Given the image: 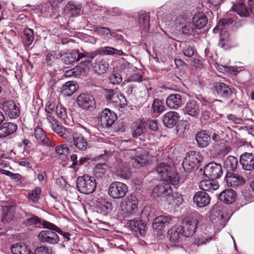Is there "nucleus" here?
<instances>
[{"instance_id":"59","label":"nucleus","mask_w":254,"mask_h":254,"mask_svg":"<svg viewBox=\"0 0 254 254\" xmlns=\"http://www.w3.org/2000/svg\"><path fill=\"white\" fill-rule=\"evenodd\" d=\"M34 254H51L52 250L47 247L40 246L35 250Z\"/></svg>"},{"instance_id":"18","label":"nucleus","mask_w":254,"mask_h":254,"mask_svg":"<svg viewBox=\"0 0 254 254\" xmlns=\"http://www.w3.org/2000/svg\"><path fill=\"white\" fill-rule=\"evenodd\" d=\"M175 217H172L170 216H159L156 217L152 224L153 228L156 230H161L169 224H173V219Z\"/></svg>"},{"instance_id":"34","label":"nucleus","mask_w":254,"mask_h":254,"mask_svg":"<svg viewBox=\"0 0 254 254\" xmlns=\"http://www.w3.org/2000/svg\"><path fill=\"white\" fill-rule=\"evenodd\" d=\"M238 165V159L233 156H229L224 160V167L228 172H234Z\"/></svg>"},{"instance_id":"43","label":"nucleus","mask_w":254,"mask_h":254,"mask_svg":"<svg viewBox=\"0 0 254 254\" xmlns=\"http://www.w3.org/2000/svg\"><path fill=\"white\" fill-rule=\"evenodd\" d=\"M77 53L74 51L64 53L61 55L62 60L65 64H71L76 61Z\"/></svg>"},{"instance_id":"19","label":"nucleus","mask_w":254,"mask_h":254,"mask_svg":"<svg viewBox=\"0 0 254 254\" xmlns=\"http://www.w3.org/2000/svg\"><path fill=\"white\" fill-rule=\"evenodd\" d=\"M193 201L197 206L202 207L209 204L210 197L205 191H199L195 193Z\"/></svg>"},{"instance_id":"63","label":"nucleus","mask_w":254,"mask_h":254,"mask_svg":"<svg viewBox=\"0 0 254 254\" xmlns=\"http://www.w3.org/2000/svg\"><path fill=\"white\" fill-rule=\"evenodd\" d=\"M56 152L60 155H66L68 153L69 149L64 145L58 146L56 147Z\"/></svg>"},{"instance_id":"25","label":"nucleus","mask_w":254,"mask_h":254,"mask_svg":"<svg viewBox=\"0 0 254 254\" xmlns=\"http://www.w3.org/2000/svg\"><path fill=\"white\" fill-rule=\"evenodd\" d=\"M199 188L204 191L212 192L218 189L219 185L215 180H205L199 183Z\"/></svg>"},{"instance_id":"62","label":"nucleus","mask_w":254,"mask_h":254,"mask_svg":"<svg viewBox=\"0 0 254 254\" xmlns=\"http://www.w3.org/2000/svg\"><path fill=\"white\" fill-rule=\"evenodd\" d=\"M11 119L16 118L20 114L19 108L16 106L6 113Z\"/></svg>"},{"instance_id":"5","label":"nucleus","mask_w":254,"mask_h":254,"mask_svg":"<svg viewBox=\"0 0 254 254\" xmlns=\"http://www.w3.org/2000/svg\"><path fill=\"white\" fill-rule=\"evenodd\" d=\"M46 119L51 124L52 130L62 137L65 140H69V137L72 130L64 127L54 117L51 115H47Z\"/></svg>"},{"instance_id":"47","label":"nucleus","mask_w":254,"mask_h":254,"mask_svg":"<svg viewBox=\"0 0 254 254\" xmlns=\"http://www.w3.org/2000/svg\"><path fill=\"white\" fill-rule=\"evenodd\" d=\"M146 124L143 121H140L133 129L132 135L133 137H137L146 131Z\"/></svg>"},{"instance_id":"12","label":"nucleus","mask_w":254,"mask_h":254,"mask_svg":"<svg viewBox=\"0 0 254 254\" xmlns=\"http://www.w3.org/2000/svg\"><path fill=\"white\" fill-rule=\"evenodd\" d=\"M171 186L166 182L157 185L152 190V194L154 197H167L168 195L172 193Z\"/></svg>"},{"instance_id":"14","label":"nucleus","mask_w":254,"mask_h":254,"mask_svg":"<svg viewBox=\"0 0 254 254\" xmlns=\"http://www.w3.org/2000/svg\"><path fill=\"white\" fill-rule=\"evenodd\" d=\"M180 118V116L178 112L170 111L164 115L163 122L165 127L173 128L177 125Z\"/></svg>"},{"instance_id":"54","label":"nucleus","mask_w":254,"mask_h":254,"mask_svg":"<svg viewBox=\"0 0 254 254\" xmlns=\"http://www.w3.org/2000/svg\"><path fill=\"white\" fill-rule=\"evenodd\" d=\"M98 208L101 213L105 214L111 211L112 210V203L109 202L104 201L101 203Z\"/></svg>"},{"instance_id":"52","label":"nucleus","mask_w":254,"mask_h":254,"mask_svg":"<svg viewBox=\"0 0 254 254\" xmlns=\"http://www.w3.org/2000/svg\"><path fill=\"white\" fill-rule=\"evenodd\" d=\"M152 107L153 111L157 113L163 112L165 109L163 103L161 100L157 99L154 100Z\"/></svg>"},{"instance_id":"17","label":"nucleus","mask_w":254,"mask_h":254,"mask_svg":"<svg viewBox=\"0 0 254 254\" xmlns=\"http://www.w3.org/2000/svg\"><path fill=\"white\" fill-rule=\"evenodd\" d=\"M183 112L185 114L193 117H198L200 113V109L197 101L192 100L188 101L183 109Z\"/></svg>"},{"instance_id":"22","label":"nucleus","mask_w":254,"mask_h":254,"mask_svg":"<svg viewBox=\"0 0 254 254\" xmlns=\"http://www.w3.org/2000/svg\"><path fill=\"white\" fill-rule=\"evenodd\" d=\"M214 87L217 94L222 97L228 98L232 94L231 89L224 83L215 82Z\"/></svg>"},{"instance_id":"57","label":"nucleus","mask_w":254,"mask_h":254,"mask_svg":"<svg viewBox=\"0 0 254 254\" xmlns=\"http://www.w3.org/2000/svg\"><path fill=\"white\" fill-rule=\"evenodd\" d=\"M94 31L100 36H107L109 34L111 35L110 30L106 27H96Z\"/></svg>"},{"instance_id":"33","label":"nucleus","mask_w":254,"mask_h":254,"mask_svg":"<svg viewBox=\"0 0 254 254\" xmlns=\"http://www.w3.org/2000/svg\"><path fill=\"white\" fill-rule=\"evenodd\" d=\"M116 172L118 175L124 179H128L130 175V169L126 163L122 162L118 164L116 168Z\"/></svg>"},{"instance_id":"46","label":"nucleus","mask_w":254,"mask_h":254,"mask_svg":"<svg viewBox=\"0 0 254 254\" xmlns=\"http://www.w3.org/2000/svg\"><path fill=\"white\" fill-rule=\"evenodd\" d=\"M108 168L107 165L105 164H98L93 170L94 176L97 178H102L105 174Z\"/></svg>"},{"instance_id":"13","label":"nucleus","mask_w":254,"mask_h":254,"mask_svg":"<svg viewBox=\"0 0 254 254\" xmlns=\"http://www.w3.org/2000/svg\"><path fill=\"white\" fill-rule=\"evenodd\" d=\"M228 187H238L245 183V180L241 175L232 172H227L225 179Z\"/></svg>"},{"instance_id":"6","label":"nucleus","mask_w":254,"mask_h":254,"mask_svg":"<svg viewBox=\"0 0 254 254\" xmlns=\"http://www.w3.org/2000/svg\"><path fill=\"white\" fill-rule=\"evenodd\" d=\"M127 191V186L120 182H114L111 183L108 188L109 195L114 199L123 198Z\"/></svg>"},{"instance_id":"40","label":"nucleus","mask_w":254,"mask_h":254,"mask_svg":"<svg viewBox=\"0 0 254 254\" xmlns=\"http://www.w3.org/2000/svg\"><path fill=\"white\" fill-rule=\"evenodd\" d=\"M182 228L179 226L174 227L168 231L170 241L173 242L178 241L181 236L183 235Z\"/></svg>"},{"instance_id":"37","label":"nucleus","mask_w":254,"mask_h":254,"mask_svg":"<svg viewBox=\"0 0 254 254\" xmlns=\"http://www.w3.org/2000/svg\"><path fill=\"white\" fill-rule=\"evenodd\" d=\"M190 163H193L198 168L200 162L202 160V157L199 152L191 151L188 152L185 157Z\"/></svg>"},{"instance_id":"9","label":"nucleus","mask_w":254,"mask_h":254,"mask_svg":"<svg viewBox=\"0 0 254 254\" xmlns=\"http://www.w3.org/2000/svg\"><path fill=\"white\" fill-rule=\"evenodd\" d=\"M69 138V140L66 141L73 142L78 150L84 151L87 148L88 143L81 134L72 130Z\"/></svg>"},{"instance_id":"42","label":"nucleus","mask_w":254,"mask_h":254,"mask_svg":"<svg viewBox=\"0 0 254 254\" xmlns=\"http://www.w3.org/2000/svg\"><path fill=\"white\" fill-rule=\"evenodd\" d=\"M24 44L25 46H30L34 41L33 31L29 28H25L23 31Z\"/></svg>"},{"instance_id":"60","label":"nucleus","mask_w":254,"mask_h":254,"mask_svg":"<svg viewBox=\"0 0 254 254\" xmlns=\"http://www.w3.org/2000/svg\"><path fill=\"white\" fill-rule=\"evenodd\" d=\"M105 97L107 100L111 101L113 102V100H115L117 98V93H115L113 89H108L105 90Z\"/></svg>"},{"instance_id":"64","label":"nucleus","mask_w":254,"mask_h":254,"mask_svg":"<svg viewBox=\"0 0 254 254\" xmlns=\"http://www.w3.org/2000/svg\"><path fill=\"white\" fill-rule=\"evenodd\" d=\"M183 53L185 56L190 58L194 55V51L192 47L188 45L184 48Z\"/></svg>"},{"instance_id":"36","label":"nucleus","mask_w":254,"mask_h":254,"mask_svg":"<svg viewBox=\"0 0 254 254\" xmlns=\"http://www.w3.org/2000/svg\"><path fill=\"white\" fill-rule=\"evenodd\" d=\"M139 27L142 30H148L150 27V16L146 12L139 13L138 20Z\"/></svg>"},{"instance_id":"53","label":"nucleus","mask_w":254,"mask_h":254,"mask_svg":"<svg viewBox=\"0 0 254 254\" xmlns=\"http://www.w3.org/2000/svg\"><path fill=\"white\" fill-rule=\"evenodd\" d=\"M110 83L113 85L119 84L122 81L123 78L121 75L117 72H113L109 77Z\"/></svg>"},{"instance_id":"31","label":"nucleus","mask_w":254,"mask_h":254,"mask_svg":"<svg viewBox=\"0 0 254 254\" xmlns=\"http://www.w3.org/2000/svg\"><path fill=\"white\" fill-rule=\"evenodd\" d=\"M231 10L236 12L241 17H246L249 15V11L246 8V5L242 2H236L232 6Z\"/></svg>"},{"instance_id":"28","label":"nucleus","mask_w":254,"mask_h":254,"mask_svg":"<svg viewBox=\"0 0 254 254\" xmlns=\"http://www.w3.org/2000/svg\"><path fill=\"white\" fill-rule=\"evenodd\" d=\"M193 25L198 29L203 28L207 23V18L202 12L195 13L192 18Z\"/></svg>"},{"instance_id":"16","label":"nucleus","mask_w":254,"mask_h":254,"mask_svg":"<svg viewBox=\"0 0 254 254\" xmlns=\"http://www.w3.org/2000/svg\"><path fill=\"white\" fill-rule=\"evenodd\" d=\"M116 119V114L107 108L104 109L101 114V123L104 127H111Z\"/></svg>"},{"instance_id":"21","label":"nucleus","mask_w":254,"mask_h":254,"mask_svg":"<svg viewBox=\"0 0 254 254\" xmlns=\"http://www.w3.org/2000/svg\"><path fill=\"white\" fill-rule=\"evenodd\" d=\"M166 104L170 108L178 109L183 104L181 95L178 94L170 95L166 99Z\"/></svg>"},{"instance_id":"55","label":"nucleus","mask_w":254,"mask_h":254,"mask_svg":"<svg viewBox=\"0 0 254 254\" xmlns=\"http://www.w3.org/2000/svg\"><path fill=\"white\" fill-rule=\"evenodd\" d=\"M15 106H16V105L13 101L8 100L5 101L2 103L1 108L5 114H6L9 111L12 110V108H13Z\"/></svg>"},{"instance_id":"51","label":"nucleus","mask_w":254,"mask_h":254,"mask_svg":"<svg viewBox=\"0 0 254 254\" xmlns=\"http://www.w3.org/2000/svg\"><path fill=\"white\" fill-rule=\"evenodd\" d=\"M189 161V159H187L186 157L182 163V166L186 172L190 173L195 170L197 169L198 167H196L193 163H190Z\"/></svg>"},{"instance_id":"49","label":"nucleus","mask_w":254,"mask_h":254,"mask_svg":"<svg viewBox=\"0 0 254 254\" xmlns=\"http://www.w3.org/2000/svg\"><path fill=\"white\" fill-rule=\"evenodd\" d=\"M34 135L36 139L42 142L46 143L48 140L44 130L41 127H37L36 128Z\"/></svg>"},{"instance_id":"4","label":"nucleus","mask_w":254,"mask_h":254,"mask_svg":"<svg viewBox=\"0 0 254 254\" xmlns=\"http://www.w3.org/2000/svg\"><path fill=\"white\" fill-rule=\"evenodd\" d=\"M97 183L94 177L85 174L78 177L76 187L78 190L83 194H90L96 188Z\"/></svg>"},{"instance_id":"1","label":"nucleus","mask_w":254,"mask_h":254,"mask_svg":"<svg viewBox=\"0 0 254 254\" xmlns=\"http://www.w3.org/2000/svg\"><path fill=\"white\" fill-rule=\"evenodd\" d=\"M125 153L131 158L132 163L135 167L139 168L149 164L148 152L141 148L128 149L125 151Z\"/></svg>"},{"instance_id":"2","label":"nucleus","mask_w":254,"mask_h":254,"mask_svg":"<svg viewBox=\"0 0 254 254\" xmlns=\"http://www.w3.org/2000/svg\"><path fill=\"white\" fill-rule=\"evenodd\" d=\"M236 20V16H234L231 18H226L221 19L216 28H214L213 32L214 33H219L220 42L219 45L223 47L229 41V34L226 31V29Z\"/></svg>"},{"instance_id":"23","label":"nucleus","mask_w":254,"mask_h":254,"mask_svg":"<svg viewBox=\"0 0 254 254\" xmlns=\"http://www.w3.org/2000/svg\"><path fill=\"white\" fill-rule=\"evenodd\" d=\"M127 225L129 229L133 232L139 233L141 235L145 233L146 225L141 221L130 220L127 222Z\"/></svg>"},{"instance_id":"27","label":"nucleus","mask_w":254,"mask_h":254,"mask_svg":"<svg viewBox=\"0 0 254 254\" xmlns=\"http://www.w3.org/2000/svg\"><path fill=\"white\" fill-rule=\"evenodd\" d=\"M11 252L12 254H34L27 246L21 243L12 245Z\"/></svg>"},{"instance_id":"11","label":"nucleus","mask_w":254,"mask_h":254,"mask_svg":"<svg viewBox=\"0 0 254 254\" xmlns=\"http://www.w3.org/2000/svg\"><path fill=\"white\" fill-rule=\"evenodd\" d=\"M24 224L27 226L35 225L36 227H40L42 226L44 228H50L54 230L58 229V227L54 224L41 220L38 217L33 215H32L31 217L27 218L25 220Z\"/></svg>"},{"instance_id":"58","label":"nucleus","mask_w":254,"mask_h":254,"mask_svg":"<svg viewBox=\"0 0 254 254\" xmlns=\"http://www.w3.org/2000/svg\"><path fill=\"white\" fill-rule=\"evenodd\" d=\"M182 33L187 35H194L195 30L191 24H189L182 28Z\"/></svg>"},{"instance_id":"20","label":"nucleus","mask_w":254,"mask_h":254,"mask_svg":"<svg viewBox=\"0 0 254 254\" xmlns=\"http://www.w3.org/2000/svg\"><path fill=\"white\" fill-rule=\"evenodd\" d=\"M17 128V125L10 122L0 126V138H4L13 133Z\"/></svg>"},{"instance_id":"8","label":"nucleus","mask_w":254,"mask_h":254,"mask_svg":"<svg viewBox=\"0 0 254 254\" xmlns=\"http://www.w3.org/2000/svg\"><path fill=\"white\" fill-rule=\"evenodd\" d=\"M204 174L210 179L216 180L222 174L221 165L215 162H210L205 166Z\"/></svg>"},{"instance_id":"61","label":"nucleus","mask_w":254,"mask_h":254,"mask_svg":"<svg viewBox=\"0 0 254 254\" xmlns=\"http://www.w3.org/2000/svg\"><path fill=\"white\" fill-rule=\"evenodd\" d=\"M223 132L220 134L218 133L214 132L212 134L211 138L212 140L215 141V142H217L218 143H220V144H223L226 141L223 138Z\"/></svg>"},{"instance_id":"56","label":"nucleus","mask_w":254,"mask_h":254,"mask_svg":"<svg viewBox=\"0 0 254 254\" xmlns=\"http://www.w3.org/2000/svg\"><path fill=\"white\" fill-rule=\"evenodd\" d=\"M113 102L121 107H124L127 105V100L125 96L122 94L118 93H117V98L115 100H113Z\"/></svg>"},{"instance_id":"39","label":"nucleus","mask_w":254,"mask_h":254,"mask_svg":"<svg viewBox=\"0 0 254 254\" xmlns=\"http://www.w3.org/2000/svg\"><path fill=\"white\" fill-rule=\"evenodd\" d=\"M81 6L75 5L71 2L67 3L65 7L64 11L70 16H74L80 13Z\"/></svg>"},{"instance_id":"3","label":"nucleus","mask_w":254,"mask_h":254,"mask_svg":"<svg viewBox=\"0 0 254 254\" xmlns=\"http://www.w3.org/2000/svg\"><path fill=\"white\" fill-rule=\"evenodd\" d=\"M138 199L133 194L127 196L121 203V213L124 217H131L137 213Z\"/></svg>"},{"instance_id":"24","label":"nucleus","mask_w":254,"mask_h":254,"mask_svg":"<svg viewBox=\"0 0 254 254\" xmlns=\"http://www.w3.org/2000/svg\"><path fill=\"white\" fill-rule=\"evenodd\" d=\"M220 201L226 204L233 203L236 199V193L232 189H227L223 191L219 195Z\"/></svg>"},{"instance_id":"15","label":"nucleus","mask_w":254,"mask_h":254,"mask_svg":"<svg viewBox=\"0 0 254 254\" xmlns=\"http://www.w3.org/2000/svg\"><path fill=\"white\" fill-rule=\"evenodd\" d=\"M240 162L242 168L245 170L252 171L254 169V154L246 152L242 154Z\"/></svg>"},{"instance_id":"45","label":"nucleus","mask_w":254,"mask_h":254,"mask_svg":"<svg viewBox=\"0 0 254 254\" xmlns=\"http://www.w3.org/2000/svg\"><path fill=\"white\" fill-rule=\"evenodd\" d=\"M41 192V189L36 187L28 192V198L32 202L37 203L40 198Z\"/></svg>"},{"instance_id":"10","label":"nucleus","mask_w":254,"mask_h":254,"mask_svg":"<svg viewBox=\"0 0 254 254\" xmlns=\"http://www.w3.org/2000/svg\"><path fill=\"white\" fill-rule=\"evenodd\" d=\"M76 102L78 106L83 109L91 110L95 106L94 98L89 94H81L77 97Z\"/></svg>"},{"instance_id":"35","label":"nucleus","mask_w":254,"mask_h":254,"mask_svg":"<svg viewBox=\"0 0 254 254\" xmlns=\"http://www.w3.org/2000/svg\"><path fill=\"white\" fill-rule=\"evenodd\" d=\"M109 67L108 63L103 59H97L93 67L94 70L98 74L106 72Z\"/></svg>"},{"instance_id":"44","label":"nucleus","mask_w":254,"mask_h":254,"mask_svg":"<svg viewBox=\"0 0 254 254\" xmlns=\"http://www.w3.org/2000/svg\"><path fill=\"white\" fill-rule=\"evenodd\" d=\"M100 52L105 55L124 56L125 54L122 51L111 47H105L100 49Z\"/></svg>"},{"instance_id":"41","label":"nucleus","mask_w":254,"mask_h":254,"mask_svg":"<svg viewBox=\"0 0 254 254\" xmlns=\"http://www.w3.org/2000/svg\"><path fill=\"white\" fill-rule=\"evenodd\" d=\"M170 167L167 163H161L157 167L156 171L160 175L161 177L164 179L168 177L169 175Z\"/></svg>"},{"instance_id":"26","label":"nucleus","mask_w":254,"mask_h":254,"mask_svg":"<svg viewBox=\"0 0 254 254\" xmlns=\"http://www.w3.org/2000/svg\"><path fill=\"white\" fill-rule=\"evenodd\" d=\"M179 227L182 228L183 235L189 237L194 233L196 228V223L195 221L188 220L184 222L183 225Z\"/></svg>"},{"instance_id":"32","label":"nucleus","mask_w":254,"mask_h":254,"mask_svg":"<svg viewBox=\"0 0 254 254\" xmlns=\"http://www.w3.org/2000/svg\"><path fill=\"white\" fill-rule=\"evenodd\" d=\"M77 89V85L74 82L68 81L63 86L61 93L65 96H69L73 94Z\"/></svg>"},{"instance_id":"48","label":"nucleus","mask_w":254,"mask_h":254,"mask_svg":"<svg viewBox=\"0 0 254 254\" xmlns=\"http://www.w3.org/2000/svg\"><path fill=\"white\" fill-rule=\"evenodd\" d=\"M56 112L58 117L60 119L66 122V120L67 119L66 109L61 103H59L57 105Z\"/></svg>"},{"instance_id":"29","label":"nucleus","mask_w":254,"mask_h":254,"mask_svg":"<svg viewBox=\"0 0 254 254\" xmlns=\"http://www.w3.org/2000/svg\"><path fill=\"white\" fill-rule=\"evenodd\" d=\"M211 137L205 131L202 130L197 132L195 136V139L201 147H205L209 144Z\"/></svg>"},{"instance_id":"7","label":"nucleus","mask_w":254,"mask_h":254,"mask_svg":"<svg viewBox=\"0 0 254 254\" xmlns=\"http://www.w3.org/2000/svg\"><path fill=\"white\" fill-rule=\"evenodd\" d=\"M47 229L39 233V240L42 243H48L50 244H57L59 241V238L55 232H59L60 228L58 227L57 230Z\"/></svg>"},{"instance_id":"30","label":"nucleus","mask_w":254,"mask_h":254,"mask_svg":"<svg viewBox=\"0 0 254 254\" xmlns=\"http://www.w3.org/2000/svg\"><path fill=\"white\" fill-rule=\"evenodd\" d=\"M221 102L219 100H214L212 104L210 102H204L202 105L201 118L205 120H208L210 116V111L213 110L212 105Z\"/></svg>"},{"instance_id":"38","label":"nucleus","mask_w":254,"mask_h":254,"mask_svg":"<svg viewBox=\"0 0 254 254\" xmlns=\"http://www.w3.org/2000/svg\"><path fill=\"white\" fill-rule=\"evenodd\" d=\"M183 200V195L178 193H172L166 197L168 203L173 206H179L182 204Z\"/></svg>"},{"instance_id":"50","label":"nucleus","mask_w":254,"mask_h":254,"mask_svg":"<svg viewBox=\"0 0 254 254\" xmlns=\"http://www.w3.org/2000/svg\"><path fill=\"white\" fill-rule=\"evenodd\" d=\"M84 68L81 66H76L73 68L66 71L64 73L65 77L77 76L80 73L84 72Z\"/></svg>"}]
</instances>
